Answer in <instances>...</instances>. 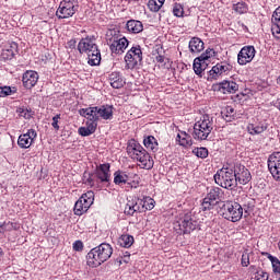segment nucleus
Wrapping results in <instances>:
<instances>
[{
  "mask_svg": "<svg viewBox=\"0 0 280 280\" xmlns=\"http://www.w3.org/2000/svg\"><path fill=\"white\" fill-rule=\"evenodd\" d=\"M217 185L223 189L233 190L237 187V178H235V168L223 167L214 175Z\"/></svg>",
  "mask_w": 280,
  "mask_h": 280,
  "instance_id": "obj_4",
  "label": "nucleus"
},
{
  "mask_svg": "<svg viewBox=\"0 0 280 280\" xmlns=\"http://www.w3.org/2000/svg\"><path fill=\"white\" fill-rule=\"evenodd\" d=\"M109 81L113 89H122L124 84H126V81H124V78H121V74H119V72H113L109 75Z\"/></svg>",
  "mask_w": 280,
  "mask_h": 280,
  "instance_id": "obj_25",
  "label": "nucleus"
},
{
  "mask_svg": "<svg viewBox=\"0 0 280 280\" xmlns=\"http://www.w3.org/2000/svg\"><path fill=\"white\" fill-rule=\"evenodd\" d=\"M127 153L135 161H139L144 170H152L154 167V160H152L150 153L135 140H131L127 145Z\"/></svg>",
  "mask_w": 280,
  "mask_h": 280,
  "instance_id": "obj_2",
  "label": "nucleus"
},
{
  "mask_svg": "<svg viewBox=\"0 0 280 280\" xmlns=\"http://www.w3.org/2000/svg\"><path fill=\"white\" fill-rule=\"evenodd\" d=\"M129 51H132L135 62H141L143 60V52L141 51V46L132 47Z\"/></svg>",
  "mask_w": 280,
  "mask_h": 280,
  "instance_id": "obj_38",
  "label": "nucleus"
},
{
  "mask_svg": "<svg viewBox=\"0 0 280 280\" xmlns=\"http://www.w3.org/2000/svg\"><path fill=\"white\" fill-rule=\"evenodd\" d=\"M173 14L174 16H183V14H185L183 5L176 3L173 8Z\"/></svg>",
  "mask_w": 280,
  "mask_h": 280,
  "instance_id": "obj_47",
  "label": "nucleus"
},
{
  "mask_svg": "<svg viewBox=\"0 0 280 280\" xmlns=\"http://www.w3.org/2000/svg\"><path fill=\"white\" fill-rule=\"evenodd\" d=\"M268 170L276 180H280V152H275L269 156Z\"/></svg>",
  "mask_w": 280,
  "mask_h": 280,
  "instance_id": "obj_10",
  "label": "nucleus"
},
{
  "mask_svg": "<svg viewBox=\"0 0 280 280\" xmlns=\"http://www.w3.org/2000/svg\"><path fill=\"white\" fill-rule=\"evenodd\" d=\"M255 46H245L241 49L237 56L238 65H248V62H253V58H255Z\"/></svg>",
  "mask_w": 280,
  "mask_h": 280,
  "instance_id": "obj_12",
  "label": "nucleus"
},
{
  "mask_svg": "<svg viewBox=\"0 0 280 280\" xmlns=\"http://www.w3.org/2000/svg\"><path fill=\"white\" fill-rule=\"evenodd\" d=\"M233 69V66L226 63V62H220L217 63L212 69L209 71L210 75L212 78H218V75H222V73H226V71H231Z\"/></svg>",
  "mask_w": 280,
  "mask_h": 280,
  "instance_id": "obj_19",
  "label": "nucleus"
},
{
  "mask_svg": "<svg viewBox=\"0 0 280 280\" xmlns=\"http://www.w3.org/2000/svg\"><path fill=\"white\" fill-rule=\"evenodd\" d=\"M240 85L234 81H223L219 83V91L226 95V93H237Z\"/></svg>",
  "mask_w": 280,
  "mask_h": 280,
  "instance_id": "obj_20",
  "label": "nucleus"
},
{
  "mask_svg": "<svg viewBox=\"0 0 280 280\" xmlns=\"http://www.w3.org/2000/svg\"><path fill=\"white\" fill-rule=\"evenodd\" d=\"M136 203L141 209V213H143L145 211V203L143 202V199H137Z\"/></svg>",
  "mask_w": 280,
  "mask_h": 280,
  "instance_id": "obj_52",
  "label": "nucleus"
},
{
  "mask_svg": "<svg viewBox=\"0 0 280 280\" xmlns=\"http://www.w3.org/2000/svg\"><path fill=\"white\" fill-rule=\"evenodd\" d=\"M78 12V4L75 0H63L60 2V5L56 12L58 19H69Z\"/></svg>",
  "mask_w": 280,
  "mask_h": 280,
  "instance_id": "obj_8",
  "label": "nucleus"
},
{
  "mask_svg": "<svg viewBox=\"0 0 280 280\" xmlns=\"http://www.w3.org/2000/svg\"><path fill=\"white\" fill-rule=\"evenodd\" d=\"M215 205H218V201L206 197L201 203V209L202 211H211V209H214Z\"/></svg>",
  "mask_w": 280,
  "mask_h": 280,
  "instance_id": "obj_37",
  "label": "nucleus"
},
{
  "mask_svg": "<svg viewBox=\"0 0 280 280\" xmlns=\"http://www.w3.org/2000/svg\"><path fill=\"white\" fill-rule=\"evenodd\" d=\"M107 45H109L112 54H124V50L128 47V39L126 37L119 39L110 37L107 39Z\"/></svg>",
  "mask_w": 280,
  "mask_h": 280,
  "instance_id": "obj_11",
  "label": "nucleus"
},
{
  "mask_svg": "<svg viewBox=\"0 0 280 280\" xmlns=\"http://www.w3.org/2000/svg\"><path fill=\"white\" fill-rule=\"evenodd\" d=\"M269 259L272 264V270L275 275H278L280 277V261L277 257L275 256H269Z\"/></svg>",
  "mask_w": 280,
  "mask_h": 280,
  "instance_id": "obj_42",
  "label": "nucleus"
},
{
  "mask_svg": "<svg viewBox=\"0 0 280 280\" xmlns=\"http://www.w3.org/2000/svg\"><path fill=\"white\" fill-rule=\"evenodd\" d=\"M142 201L144 203V211H152V209H154V205H155L154 199L150 197H144Z\"/></svg>",
  "mask_w": 280,
  "mask_h": 280,
  "instance_id": "obj_43",
  "label": "nucleus"
},
{
  "mask_svg": "<svg viewBox=\"0 0 280 280\" xmlns=\"http://www.w3.org/2000/svg\"><path fill=\"white\" fill-rule=\"evenodd\" d=\"M95 130H97V122H86V127L79 128V135L81 137H90Z\"/></svg>",
  "mask_w": 280,
  "mask_h": 280,
  "instance_id": "obj_29",
  "label": "nucleus"
},
{
  "mask_svg": "<svg viewBox=\"0 0 280 280\" xmlns=\"http://www.w3.org/2000/svg\"><path fill=\"white\" fill-rule=\"evenodd\" d=\"M221 115L225 121H231V117L235 116V109L231 106H228L224 110L221 112Z\"/></svg>",
  "mask_w": 280,
  "mask_h": 280,
  "instance_id": "obj_39",
  "label": "nucleus"
},
{
  "mask_svg": "<svg viewBox=\"0 0 280 280\" xmlns=\"http://www.w3.org/2000/svg\"><path fill=\"white\" fill-rule=\"evenodd\" d=\"M128 259H130V252H126L124 255V261L128 264Z\"/></svg>",
  "mask_w": 280,
  "mask_h": 280,
  "instance_id": "obj_56",
  "label": "nucleus"
},
{
  "mask_svg": "<svg viewBox=\"0 0 280 280\" xmlns=\"http://www.w3.org/2000/svg\"><path fill=\"white\" fill-rule=\"evenodd\" d=\"M207 67H209L207 59H202L201 57L195 58L192 69L196 75H202V71H206Z\"/></svg>",
  "mask_w": 280,
  "mask_h": 280,
  "instance_id": "obj_23",
  "label": "nucleus"
},
{
  "mask_svg": "<svg viewBox=\"0 0 280 280\" xmlns=\"http://www.w3.org/2000/svg\"><path fill=\"white\" fill-rule=\"evenodd\" d=\"M213 130V118L209 115L202 116V118L194 125V139L198 141H205L211 135Z\"/></svg>",
  "mask_w": 280,
  "mask_h": 280,
  "instance_id": "obj_5",
  "label": "nucleus"
},
{
  "mask_svg": "<svg viewBox=\"0 0 280 280\" xmlns=\"http://www.w3.org/2000/svg\"><path fill=\"white\" fill-rule=\"evenodd\" d=\"M93 200H95V194L93 191L90 190L83 194L74 205V214L83 215V213H86L91 209Z\"/></svg>",
  "mask_w": 280,
  "mask_h": 280,
  "instance_id": "obj_7",
  "label": "nucleus"
},
{
  "mask_svg": "<svg viewBox=\"0 0 280 280\" xmlns=\"http://www.w3.org/2000/svg\"><path fill=\"white\" fill-rule=\"evenodd\" d=\"M14 91L10 86H0V97H8V95H12Z\"/></svg>",
  "mask_w": 280,
  "mask_h": 280,
  "instance_id": "obj_46",
  "label": "nucleus"
},
{
  "mask_svg": "<svg viewBox=\"0 0 280 280\" xmlns=\"http://www.w3.org/2000/svg\"><path fill=\"white\" fill-rule=\"evenodd\" d=\"M96 176L101 179V183H108L110 180V164H102L96 172Z\"/></svg>",
  "mask_w": 280,
  "mask_h": 280,
  "instance_id": "obj_22",
  "label": "nucleus"
},
{
  "mask_svg": "<svg viewBox=\"0 0 280 280\" xmlns=\"http://www.w3.org/2000/svg\"><path fill=\"white\" fill-rule=\"evenodd\" d=\"M68 47L70 49H75V39H71L70 42H68Z\"/></svg>",
  "mask_w": 280,
  "mask_h": 280,
  "instance_id": "obj_55",
  "label": "nucleus"
},
{
  "mask_svg": "<svg viewBox=\"0 0 280 280\" xmlns=\"http://www.w3.org/2000/svg\"><path fill=\"white\" fill-rule=\"evenodd\" d=\"M25 89H34L38 82V73L36 71H26L22 77Z\"/></svg>",
  "mask_w": 280,
  "mask_h": 280,
  "instance_id": "obj_16",
  "label": "nucleus"
},
{
  "mask_svg": "<svg viewBox=\"0 0 280 280\" xmlns=\"http://www.w3.org/2000/svg\"><path fill=\"white\" fill-rule=\"evenodd\" d=\"M86 55L89 59L88 62L89 65H91V67H97V65L102 62V54L100 52L98 48H95L94 50L88 52Z\"/></svg>",
  "mask_w": 280,
  "mask_h": 280,
  "instance_id": "obj_24",
  "label": "nucleus"
},
{
  "mask_svg": "<svg viewBox=\"0 0 280 280\" xmlns=\"http://www.w3.org/2000/svg\"><path fill=\"white\" fill-rule=\"evenodd\" d=\"M34 139H36V131L34 129H30L27 133L21 135L18 139V145L24 150L32 147L34 143Z\"/></svg>",
  "mask_w": 280,
  "mask_h": 280,
  "instance_id": "obj_13",
  "label": "nucleus"
},
{
  "mask_svg": "<svg viewBox=\"0 0 280 280\" xmlns=\"http://www.w3.org/2000/svg\"><path fill=\"white\" fill-rule=\"evenodd\" d=\"M88 185H93V180L91 178H88V180L85 182Z\"/></svg>",
  "mask_w": 280,
  "mask_h": 280,
  "instance_id": "obj_58",
  "label": "nucleus"
},
{
  "mask_svg": "<svg viewBox=\"0 0 280 280\" xmlns=\"http://www.w3.org/2000/svg\"><path fill=\"white\" fill-rule=\"evenodd\" d=\"M278 84H280V77L277 79Z\"/></svg>",
  "mask_w": 280,
  "mask_h": 280,
  "instance_id": "obj_60",
  "label": "nucleus"
},
{
  "mask_svg": "<svg viewBox=\"0 0 280 280\" xmlns=\"http://www.w3.org/2000/svg\"><path fill=\"white\" fill-rule=\"evenodd\" d=\"M126 215H135V200L128 201L125 207Z\"/></svg>",
  "mask_w": 280,
  "mask_h": 280,
  "instance_id": "obj_45",
  "label": "nucleus"
},
{
  "mask_svg": "<svg viewBox=\"0 0 280 280\" xmlns=\"http://www.w3.org/2000/svg\"><path fill=\"white\" fill-rule=\"evenodd\" d=\"M94 49H97L94 38L85 37L79 42L78 50L80 54H89L90 51H94Z\"/></svg>",
  "mask_w": 280,
  "mask_h": 280,
  "instance_id": "obj_14",
  "label": "nucleus"
},
{
  "mask_svg": "<svg viewBox=\"0 0 280 280\" xmlns=\"http://www.w3.org/2000/svg\"><path fill=\"white\" fill-rule=\"evenodd\" d=\"M269 275L265 271H258L256 275V280H268Z\"/></svg>",
  "mask_w": 280,
  "mask_h": 280,
  "instance_id": "obj_50",
  "label": "nucleus"
},
{
  "mask_svg": "<svg viewBox=\"0 0 280 280\" xmlns=\"http://www.w3.org/2000/svg\"><path fill=\"white\" fill-rule=\"evenodd\" d=\"M114 183L115 185H119L120 187L127 185L129 189H132V185L130 184V177L126 172L117 171L114 174Z\"/></svg>",
  "mask_w": 280,
  "mask_h": 280,
  "instance_id": "obj_18",
  "label": "nucleus"
},
{
  "mask_svg": "<svg viewBox=\"0 0 280 280\" xmlns=\"http://www.w3.org/2000/svg\"><path fill=\"white\" fill-rule=\"evenodd\" d=\"M233 10L237 12V14H246L248 12V5L245 2H237L233 4Z\"/></svg>",
  "mask_w": 280,
  "mask_h": 280,
  "instance_id": "obj_41",
  "label": "nucleus"
},
{
  "mask_svg": "<svg viewBox=\"0 0 280 280\" xmlns=\"http://www.w3.org/2000/svg\"><path fill=\"white\" fill-rule=\"evenodd\" d=\"M198 226V221H196V217L188 212L182 215L177 221L174 222V230L179 235H189L192 231H196Z\"/></svg>",
  "mask_w": 280,
  "mask_h": 280,
  "instance_id": "obj_6",
  "label": "nucleus"
},
{
  "mask_svg": "<svg viewBox=\"0 0 280 280\" xmlns=\"http://www.w3.org/2000/svg\"><path fill=\"white\" fill-rule=\"evenodd\" d=\"M3 226H5V223L0 225V235L5 233V230L3 229Z\"/></svg>",
  "mask_w": 280,
  "mask_h": 280,
  "instance_id": "obj_57",
  "label": "nucleus"
},
{
  "mask_svg": "<svg viewBox=\"0 0 280 280\" xmlns=\"http://www.w3.org/2000/svg\"><path fill=\"white\" fill-rule=\"evenodd\" d=\"M58 121H60V114H57L54 118H52V122L51 126L55 130H60V126H58Z\"/></svg>",
  "mask_w": 280,
  "mask_h": 280,
  "instance_id": "obj_48",
  "label": "nucleus"
},
{
  "mask_svg": "<svg viewBox=\"0 0 280 280\" xmlns=\"http://www.w3.org/2000/svg\"><path fill=\"white\" fill-rule=\"evenodd\" d=\"M160 51H163V48H160Z\"/></svg>",
  "mask_w": 280,
  "mask_h": 280,
  "instance_id": "obj_61",
  "label": "nucleus"
},
{
  "mask_svg": "<svg viewBox=\"0 0 280 280\" xmlns=\"http://www.w3.org/2000/svg\"><path fill=\"white\" fill-rule=\"evenodd\" d=\"M81 117L88 119L86 124H97L100 121V116L97 115V107H88L79 110Z\"/></svg>",
  "mask_w": 280,
  "mask_h": 280,
  "instance_id": "obj_15",
  "label": "nucleus"
},
{
  "mask_svg": "<svg viewBox=\"0 0 280 280\" xmlns=\"http://www.w3.org/2000/svg\"><path fill=\"white\" fill-rule=\"evenodd\" d=\"M16 54H19V44H16L15 42L10 44V47L4 49L2 52L3 58H5L7 60H12V58L14 56H16Z\"/></svg>",
  "mask_w": 280,
  "mask_h": 280,
  "instance_id": "obj_28",
  "label": "nucleus"
},
{
  "mask_svg": "<svg viewBox=\"0 0 280 280\" xmlns=\"http://www.w3.org/2000/svg\"><path fill=\"white\" fill-rule=\"evenodd\" d=\"M190 54H200L205 50V42L200 37H192L188 44Z\"/></svg>",
  "mask_w": 280,
  "mask_h": 280,
  "instance_id": "obj_21",
  "label": "nucleus"
},
{
  "mask_svg": "<svg viewBox=\"0 0 280 280\" xmlns=\"http://www.w3.org/2000/svg\"><path fill=\"white\" fill-rule=\"evenodd\" d=\"M118 244L122 248H130V246H132L135 244V237L130 234H122L118 238Z\"/></svg>",
  "mask_w": 280,
  "mask_h": 280,
  "instance_id": "obj_31",
  "label": "nucleus"
},
{
  "mask_svg": "<svg viewBox=\"0 0 280 280\" xmlns=\"http://www.w3.org/2000/svg\"><path fill=\"white\" fill-rule=\"evenodd\" d=\"M155 60L156 62H160L162 65L163 62H165V56L158 52V56H155Z\"/></svg>",
  "mask_w": 280,
  "mask_h": 280,
  "instance_id": "obj_53",
  "label": "nucleus"
},
{
  "mask_svg": "<svg viewBox=\"0 0 280 280\" xmlns=\"http://www.w3.org/2000/svg\"><path fill=\"white\" fill-rule=\"evenodd\" d=\"M133 213H141L140 207L137 205V201L133 200Z\"/></svg>",
  "mask_w": 280,
  "mask_h": 280,
  "instance_id": "obj_54",
  "label": "nucleus"
},
{
  "mask_svg": "<svg viewBox=\"0 0 280 280\" xmlns=\"http://www.w3.org/2000/svg\"><path fill=\"white\" fill-rule=\"evenodd\" d=\"M219 213L229 222H240L242 220V215H244V213H248V209L246 207H242L238 202L226 201L221 206Z\"/></svg>",
  "mask_w": 280,
  "mask_h": 280,
  "instance_id": "obj_3",
  "label": "nucleus"
},
{
  "mask_svg": "<svg viewBox=\"0 0 280 280\" xmlns=\"http://www.w3.org/2000/svg\"><path fill=\"white\" fill-rule=\"evenodd\" d=\"M268 126L266 125H258V126H255V125H249L247 127V130L249 132V135H261V132H265V130H267Z\"/></svg>",
  "mask_w": 280,
  "mask_h": 280,
  "instance_id": "obj_36",
  "label": "nucleus"
},
{
  "mask_svg": "<svg viewBox=\"0 0 280 280\" xmlns=\"http://www.w3.org/2000/svg\"><path fill=\"white\" fill-rule=\"evenodd\" d=\"M234 175L236 178V185L237 183L240 185H248V183H250V180L253 179V175H250V171L242 164L234 165Z\"/></svg>",
  "mask_w": 280,
  "mask_h": 280,
  "instance_id": "obj_9",
  "label": "nucleus"
},
{
  "mask_svg": "<svg viewBox=\"0 0 280 280\" xmlns=\"http://www.w3.org/2000/svg\"><path fill=\"white\" fill-rule=\"evenodd\" d=\"M165 0H149L148 8L151 12H159L163 8Z\"/></svg>",
  "mask_w": 280,
  "mask_h": 280,
  "instance_id": "obj_35",
  "label": "nucleus"
},
{
  "mask_svg": "<svg viewBox=\"0 0 280 280\" xmlns=\"http://www.w3.org/2000/svg\"><path fill=\"white\" fill-rule=\"evenodd\" d=\"M249 264H250V258L248 257V254H243L242 266H244L246 268V267H248Z\"/></svg>",
  "mask_w": 280,
  "mask_h": 280,
  "instance_id": "obj_51",
  "label": "nucleus"
},
{
  "mask_svg": "<svg viewBox=\"0 0 280 280\" xmlns=\"http://www.w3.org/2000/svg\"><path fill=\"white\" fill-rule=\"evenodd\" d=\"M97 116L105 120L113 119V107L105 105L97 107Z\"/></svg>",
  "mask_w": 280,
  "mask_h": 280,
  "instance_id": "obj_30",
  "label": "nucleus"
},
{
  "mask_svg": "<svg viewBox=\"0 0 280 280\" xmlns=\"http://www.w3.org/2000/svg\"><path fill=\"white\" fill-rule=\"evenodd\" d=\"M113 256V247L110 244L102 243L101 245L91 249L86 255L88 266L91 268H97L108 261Z\"/></svg>",
  "mask_w": 280,
  "mask_h": 280,
  "instance_id": "obj_1",
  "label": "nucleus"
},
{
  "mask_svg": "<svg viewBox=\"0 0 280 280\" xmlns=\"http://www.w3.org/2000/svg\"><path fill=\"white\" fill-rule=\"evenodd\" d=\"M0 257H3V249L0 247Z\"/></svg>",
  "mask_w": 280,
  "mask_h": 280,
  "instance_id": "obj_59",
  "label": "nucleus"
},
{
  "mask_svg": "<svg viewBox=\"0 0 280 280\" xmlns=\"http://www.w3.org/2000/svg\"><path fill=\"white\" fill-rule=\"evenodd\" d=\"M224 192H222V188L213 187L210 189L206 197L209 198L210 200H214V202H218V200H220V198H222Z\"/></svg>",
  "mask_w": 280,
  "mask_h": 280,
  "instance_id": "obj_33",
  "label": "nucleus"
},
{
  "mask_svg": "<svg viewBox=\"0 0 280 280\" xmlns=\"http://www.w3.org/2000/svg\"><path fill=\"white\" fill-rule=\"evenodd\" d=\"M192 154L195 156H198V159H207L209 156V150L207 148H197L192 151Z\"/></svg>",
  "mask_w": 280,
  "mask_h": 280,
  "instance_id": "obj_40",
  "label": "nucleus"
},
{
  "mask_svg": "<svg viewBox=\"0 0 280 280\" xmlns=\"http://www.w3.org/2000/svg\"><path fill=\"white\" fill-rule=\"evenodd\" d=\"M199 58H201V60H209V58H215V50H213L212 48H208L205 52L201 54V56H199Z\"/></svg>",
  "mask_w": 280,
  "mask_h": 280,
  "instance_id": "obj_44",
  "label": "nucleus"
},
{
  "mask_svg": "<svg viewBox=\"0 0 280 280\" xmlns=\"http://www.w3.org/2000/svg\"><path fill=\"white\" fill-rule=\"evenodd\" d=\"M84 248V243H82V241H75L73 243V250L80 252L83 250Z\"/></svg>",
  "mask_w": 280,
  "mask_h": 280,
  "instance_id": "obj_49",
  "label": "nucleus"
},
{
  "mask_svg": "<svg viewBox=\"0 0 280 280\" xmlns=\"http://www.w3.org/2000/svg\"><path fill=\"white\" fill-rule=\"evenodd\" d=\"M176 141H179V145H183V148H191V145H194V142L191 141V136H189L185 131H182L177 135Z\"/></svg>",
  "mask_w": 280,
  "mask_h": 280,
  "instance_id": "obj_27",
  "label": "nucleus"
},
{
  "mask_svg": "<svg viewBox=\"0 0 280 280\" xmlns=\"http://www.w3.org/2000/svg\"><path fill=\"white\" fill-rule=\"evenodd\" d=\"M271 23H272L271 32L275 38L279 39L280 38V7L275 10L271 18Z\"/></svg>",
  "mask_w": 280,
  "mask_h": 280,
  "instance_id": "obj_17",
  "label": "nucleus"
},
{
  "mask_svg": "<svg viewBox=\"0 0 280 280\" xmlns=\"http://www.w3.org/2000/svg\"><path fill=\"white\" fill-rule=\"evenodd\" d=\"M127 30L131 32V34H140V32H143V23L137 20H129L127 22Z\"/></svg>",
  "mask_w": 280,
  "mask_h": 280,
  "instance_id": "obj_26",
  "label": "nucleus"
},
{
  "mask_svg": "<svg viewBox=\"0 0 280 280\" xmlns=\"http://www.w3.org/2000/svg\"><path fill=\"white\" fill-rule=\"evenodd\" d=\"M126 69H135L141 61H135V55L132 51H128L125 56Z\"/></svg>",
  "mask_w": 280,
  "mask_h": 280,
  "instance_id": "obj_34",
  "label": "nucleus"
},
{
  "mask_svg": "<svg viewBox=\"0 0 280 280\" xmlns=\"http://www.w3.org/2000/svg\"><path fill=\"white\" fill-rule=\"evenodd\" d=\"M143 144L145 149L151 150V152H156V150H159V142H156V138H154V136L144 138Z\"/></svg>",
  "mask_w": 280,
  "mask_h": 280,
  "instance_id": "obj_32",
  "label": "nucleus"
}]
</instances>
